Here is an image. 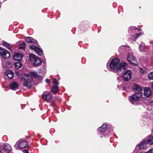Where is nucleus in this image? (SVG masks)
I'll list each match as a JSON object with an SVG mask.
<instances>
[{
  "instance_id": "19",
  "label": "nucleus",
  "mask_w": 153,
  "mask_h": 153,
  "mask_svg": "<svg viewBox=\"0 0 153 153\" xmlns=\"http://www.w3.org/2000/svg\"><path fill=\"white\" fill-rule=\"evenodd\" d=\"M58 86L57 85H53L51 90V91L53 94L56 93L58 91Z\"/></svg>"
},
{
  "instance_id": "3",
  "label": "nucleus",
  "mask_w": 153,
  "mask_h": 153,
  "mask_svg": "<svg viewBox=\"0 0 153 153\" xmlns=\"http://www.w3.org/2000/svg\"><path fill=\"white\" fill-rule=\"evenodd\" d=\"M142 92L135 93L130 97V101L132 104H134V102L138 100L141 98L142 97Z\"/></svg>"
},
{
  "instance_id": "17",
  "label": "nucleus",
  "mask_w": 153,
  "mask_h": 153,
  "mask_svg": "<svg viewBox=\"0 0 153 153\" xmlns=\"http://www.w3.org/2000/svg\"><path fill=\"white\" fill-rule=\"evenodd\" d=\"M4 149L7 153L12 150V149L11 146L8 144H5L4 146Z\"/></svg>"
},
{
  "instance_id": "23",
  "label": "nucleus",
  "mask_w": 153,
  "mask_h": 153,
  "mask_svg": "<svg viewBox=\"0 0 153 153\" xmlns=\"http://www.w3.org/2000/svg\"><path fill=\"white\" fill-rule=\"evenodd\" d=\"M26 46V45L25 43L23 42L19 45V48L20 49L24 50L25 49Z\"/></svg>"
},
{
  "instance_id": "35",
  "label": "nucleus",
  "mask_w": 153,
  "mask_h": 153,
  "mask_svg": "<svg viewBox=\"0 0 153 153\" xmlns=\"http://www.w3.org/2000/svg\"><path fill=\"white\" fill-rule=\"evenodd\" d=\"M138 31H140V29H138Z\"/></svg>"
},
{
  "instance_id": "28",
  "label": "nucleus",
  "mask_w": 153,
  "mask_h": 153,
  "mask_svg": "<svg viewBox=\"0 0 153 153\" xmlns=\"http://www.w3.org/2000/svg\"><path fill=\"white\" fill-rule=\"evenodd\" d=\"M146 153H153V149L149 150Z\"/></svg>"
},
{
  "instance_id": "6",
  "label": "nucleus",
  "mask_w": 153,
  "mask_h": 153,
  "mask_svg": "<svg viewBox=\"0 0 153 153\" xmlns=\"http://www.w3.org/2000/svg\"><path fill=\"white\" fill-rule=\"evenodd\" d=\"M0 55L4 59H7L10 57V54L9 52L6 49L0 47Z\"/></svg>"
},
{
  "instance_id": "16",
  "label": "nucleus",
  "mask_w": 153,
  "mask_h": 153,
  "mask_svg": "<svg viewBox=\"0 0 153 153\" xmlns=\"http://www.w3.org/2000/svg\"><path fill=\"white\" fill-rule=\"evenodd\" d=\"M132 88L133 90H135L138 92H141V91H142L141 87L137 84L134 85L132 87Z\"/></svg>"
},
{
  "instance_id": "31",
  "label": "nucleus",
  "mask_w": 153,
  "mask_h": 153,
  "mask_svg": "<svg viewBox=\"0 0 153 153\" xmlns=\"http://www.w3.org/2000/svg\"><path fill=\"white\" fill-rule=\"evenodd\" d=\"M8 64H9V66L10 67H11L12 66V64L11 63H9V62H8L7 63Z\"/></svg>"
},
{
  "instance_id": "20",
  "label": "nucleus",
  "mask_w": 153,
  "mask_h": 153,
  "mask_svg": "<svg viewBox=\"0 0 153 153\" xmlns=\"http://www.w3.org/2000/svg\"><path fill=\"white\" fill-rule=\"evenodd\" d=\"M107 126L106 124H103L102 126L99 127L98 128V131L100 132H104L106 130Z\"/></svg>"
},
{
  "instance_id": "33",
  "label": "nucleus",
  "mask_w": 153,
  "mask_h": 153,
  "mask_svg": "<svg viewBox=\"0 0 153 153\" xmlns=\"http://www.w3.org/2000/svg\"><path fill=\"white\" fill-rule=\"evenodd\" d=\"M134 28L135 29H138L136 27H134Z\"/></svg>"
},
{
  "instance_id": "27",
  "label": "nucleus",
  "mask_w": 153,
  "mask_h": 153,
  "mask_svg": "<svg viewBox=\"0 0 153 153\" xmlns=\"http://www.w3.org/2000/svg\"><path fill=\"white\" fill-rule=\"evenodd\" d=\"M53 82L54 84L53 85H57L58 86L59 83L58 81L56 80V79H54L53 80Z\"/></svg>"
},
{
  "instance_id": "15",
  "label": "nucleus",
  "mask_w": 153,
  "mask_h": 153,
  "mask_svg": "<svg viewBox=\"0 0 153 153\" xmlns=\"http://www.w3.org/2000/svg\"><path fill=\"white\" fill-rule=\"evenodd\" d=\"M18 85L16 82H11L10 85V88L13 90H15L18 87Z\"/></svg>"
},
{
  "instance_id": "5",
  "label": "nucleus",
  "mask_w": 153,
  "mask_h": 153,
  "mask_svg": "<svg viewBox=\"0 0 153 153\" xmlns=\"http://www.w3.org/2000/svg\"><path fill=\"white\" fill-rule=\"evenodd\" d=\"M127 60L129 63L134 65L137 66L138 65V63L134 57L132 53H129L128 54Z\"/></svg>"
},
{
  "instance_id": "10",
  "label": "nucleus",
  "mask_w": 153,
  "mask_h": 153,
  "mask_svg": "<svg viewBox=\"0 0 153 153\" xmlns=\"http://www.w3.org/2000/svg\"><path fill=\"white\" fill-rule=\"evenodd\" d=\"M123 77L124 80L125 81H127L130 80L131 78V74L130 71H127L126 72L123 74Z\"/></svg>"
},
{
  "instance_id": "36",
  "label": "nucleus",
  "mask_w": 153,
  "mask_h": 153,
  "mask_svg": "<svg viewBox=\"0 0 153 153\" xmlns=\"http://www.w3.org/2000/svg\"><path fill=\"white\" fill-rule=\"evenodd\" d=\"M0 153H1V151L0 150Z\"/></svg>"
},
{
  "instance_id": "26",
  "label": "nucleus",
  "mask_w": 153,
  "mask_h": 153,
  "mask_svg": "<svg viewBox=\"0 0 153 153\" xmlns=\"http://www.w3.org/2000/svg\"><path fill=\"white\" fill-rule=\"evenodd\" d=\"M139 50L141 52H143L145 51V48L144 47L140 45L139 46Z\"/></svg>"
},
{
  "instance_id": "14",
  "label": "nucleus",
  "mask_w": 153,
  "mask_h": 153,
  "mask_svg": "<svg viewBox=\"0 0 153 153\" xmlns=\"http://www.w3.org/2000/svg\"><path fill=\"white\" fill-rule=\"evenodd\" d=\"M6 76L9 79H12L13 76V73L10 70H7L5 72Z\"/></svg>"
},
{
  "instance_id": "8",
  "label": "nucleus",
  "mask_w": 153,
  "mask_h": 153,
  "mask_svg": "<svg viewBox=\"0 0 153 153\" xmlns=\"http://www.w3.org/2000/svg\"><path fill=\"white\" fill-rule=\"evenodd\" d=\"M30 48L31 50H34L36 51L39 55H41L42 54L43 52L42 50L40 48L35 46H30Z\"/></svg>"
},
{
  "instance_id": "4",
  "label": "nucleus",
  "mask_w": 153,
  "mask_h": 153,
  "mask_svg": "<svg viewBox=\"0 0 153 153\" xmlns=\"http://www.w3.org/2000/svg\"><path fill=\"white\" fill-rule=\"evenodd\" d=\"M30 59L31 63L35 66L39 65L41 64V60L34 54L30 55Z\"/></svg>"
},
{
  "instance_id": "1",
  "label": "nucleus",
  "mask_w": 153,
  "mask_h": 153,
  "mask_svg": "<svg viewBox=\"0 0 153 153\" xmlns=\"http://www.w3.org/2000/svg\"><path fill=\"white\" fill-rule=\"evenodd\" d=\"M120 60L116 59L112 60L110 62L109 66L110 71L117 73L118 74H120L126 70L127 64L125 63H121L119 64Z\"/></svg>"
},
{
  "instance_id": "21",
  "label": "nucleus",
  "mask_w": 153,
  "mask_h": 153,
  "mask_svg": "<svg viewBox=\"0 0 153 153\" xmlns=\"http://www.w3.org/2000/svg\"><path fill=\"white\" fill-rule=\"evenodd\" d=\"M3 45L7 48L10 50H11L12 49V46L10 44L7 42H6L3 41L2 42Z\"/></svg>"
},
{
  "instance_id": "12",
  "label": "nucleus",
  "mask_w": 153,
  "mask_h": 153,
  "mask_svg": "<svg viewBox=\"0 0 153 153\" xmlns=\"http://www.w3.org/2000/svg\"><path fill=\"white\" fill-rule=\"evenodd\" d=\"M144 95L146 97L149 98L151 95V91L148 88H146L144 89Z\"/></svg>"
},
{
  "instance_id": "13",
  "label": "nucleus",
  "mask_w": 153,
  "mask_h": 153,
  "mask_svg": "<svg viewBox=\"0 0 153 153\" xmlns=\"http://www.w3.org/2000/svg\"><path fill=\"white\" fill-rule=\"evenodd\" d=\"M22 54L19 53H15L13 56L14 59L16 60L21 61L22 59Z\"/></svg>"
},
{
  "instance_id": "18",
  "label": "nucleus",
  "mask_w": 153,
  "mask_h": 153,
  "mask_svg": "<svg viewBox=\"0 0 153 153\" xmlns=\"http://www.w3.org/2000/svg\"><path fill=\"white\" fill-rule=\"evenodd\" d=\"M26 41L27 42L33 43L35 44L37 43V41L35 39L30 37H27Z\"/></svg>"
},
{
  "instance_id": "11",
  "label": "nucleus",
  "mask_w": 153,
  "mask_h": 153,
  "mask_svg": "<svg viewBox=\"0 0 153 153\" xmlns=\"http://www.w3.org/2000/svg\"><path fill=\"white\" fill-rule=\"evenodd\" d=\"M148 144L147 141L146 140H145L143 141L140 144L137 146V147L138 146L139 149L142 150L146 149L147 147L146 144Z\"/></svg>"
},
{
  "instance_id": "7",
  "label": "nucleus",
  "mask_w": 153,
  "mask_h": 153,
  "mask_svg": "<svg viewBox=\"0 0 153 153\" xmlns=\"http://www.w3.org/2000/svg\"><path fill=\"white\" fill-rule=\"evenodd\" d=\"M16 145H18L20 149H23L27 147L28 145L27 142L25 140H19L16 143Z\"/></svg>"
},
{
  "instance_id": "30",
  "label": "nucleus",
  "mask_w": 153,
  "mask_h": 153,
  "mask_svg": "<svg viewBox=\"0 0 153 153\" xmlns=\"http://www.w3.org/2000/svg\"><path fill=\"white\" fill-rule=\"evenodd\" d=\"M140 35V34H137L135 36V39H137V38H138L139 36Z\"/></svg>"
},
{
  "instance_id": "34",
  "label": "nucleus",
  "mask_w": 153,
  "mask_h": 153,
  "mask_svg": "<svg viewBox=\"0 0 153 153\" xmlns=\"http://www.w3.org/2000/svg\"><path fill=\"white\" fill-rule=\"evenodd\" d=\"M152 89H153V83H152Z\"/></svg>"
},
{
  "instance_id": "2",
  "label": "nucleus",
  "mask_w": 153,
  "mask_h": 153,
  "mask_svg": "<svg viewBox=\"0 0 153 153\" xmlns=\"http://www.w3.org/2000/svg\"><path fill=\"white\" fill-rule=\"evenodd\" d=\"M30 75L23 74L21 75V80L25 82L23 85L29 88L31 87V82L32 81L33 77H37L38 76L37 73L35 71L31 72L30 73Z\"/></svg>"
},
{
  "instance_id": "32",
  "label": "nucleus",
  "mask_w": 153,
  "mask_h": 153,
  "mask_svg": "<svg viewBox=\"0 0 153 153\" xmlns=\"http://www.w3.org/2000/svg\"><path fill=\"white\" fill-rule=\"evenodd\" d=\"M45 82L47 83H49L50 82V80L48 79H46L45 80Z\"/></svg>"
},
{
  "instance_id": "24",
  "label": "nucleus",
  "mask_w": 153,
  "mask_h": 153,
  "mask_svg": "<svg viewBox=\"0 0 153 153\" xmlns=\"http://www.w3.org/2000/svg\"><path fill=\"white\" fill-rule=\"evenodd\" d=\"M22 64L19 62H16L15 64L16 68V69H18L20 68L22 66Z\"/></svg>"
},
{
  "instance_id": "25",
  "label": "nucleus",
  "mask_w": 153,
  "mask_h": 153,
  "mask_svg": "<svg viewBox=\"0 0 153 153\" xmlns=\"http://www.w3.org/2000/svg\"><path fill=\"white\" fill-rule=\"evenodd\" d=\"M149 78L150 79L153 80V71L151 72L149 75Z\"/></svg>"
},
{
  "instance_id": "29",
  "label": "nucleus",
  "mask_w": 153,
  "mask_h": 153,
  "mask_svg": "<svg viewBox=\"0 0 153 153\" xmlns=\"http://www.w3.org/2000/svg\"><path fill=\"white\" fill-rule=\"evenodd\" d=\"M23 153H29V152L27 150L25 149L23 151Z\"/></svg>"
},
{
  "instance_id": "9",
  "label": "nucleus",
  "mask_w": 153,
  "mask_h": 153,
  "mask_svg": "<svg viewBox=\"0 0 153 153\" xmlns=\"http://www.w3.org/2000/svg\"><path fill=\"white\" fill-rule=\"evenodd\" d=\"M42 97L45 100L49 101L52 98L53 96L52 94L49 93L45 91L43 93Z\"/></svg>"
},
{
  "instance_id": "22",
  "label": "nucleus",
  "mask_w": 153,
  "mask_h": 153,
  "mask_svg": "<svg viewBox=\"0 0 153 153\" xmlns=\"http://www.w3.org/2000/svg\"><path fill=\"white\" fill-rule=\"evenodd\" d=\"M147 141L148 143H149L150 145L153 144V136L149 137Z\"/></svg>"
}]
</instances>
